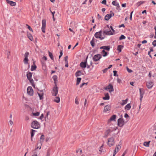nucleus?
<instances>
[{"label":"nucleus","mask_w":156,"mask_h":156,"mask_svg":"<svg viewBox=\"0 0 156 156\" xmlns=\"http://www.w3.org/2000/svg\"><path fill=\"white\" fill-rule=\"evenodd\" d=\"M50 112H49V111L47 112L46 115L45 117V119H46V118H47V119H48V115L50 114Z\"/></svg>","instance_id":"nucleus-51"},{"label":"nucleus","mask_w":156,"mask_h":156,"mask_svg":"<svg viewBox=\"0 0 156 156\" xmlns=\"http://www.w3.org/2000/svg\"><path fill=\"white\" fill-rule=\"evenodd\" d=\"M150 141H149L148 142H144V143L143 145L146 147H148L149 146L150 143Z\"/></svg>","instance_id":"nucleus-30"},{"label":"nucleus","mask_w":156,"mask_h":156,"mask_svg":"<svg viewBox=\"0 0 156 156\" xmlns=\"http://www.w3.org/2000/svg\"><path fill=\"white\" fill-rule=\"evenodd\" d=\"M102 31L100 30L99 32H96L94 34L95 37L97 38H99L101 40H102L104 38V37H101Z\"/></svg>","instance_id":"nucleus-3"},{"label":"nucleus","mask_w":156,"mask_h":156,"mask_svg":"<svg viewBox=\"0 0 156 156\" xmlns=\"http://www.w3.org/2000/svg\"><path fill=\"white\" fill-rule=\"evenodd\" d=\"M63 53H62V51H60V55L59 56V59L61 57Z\"/></svg>","instance_id":"nucleus-55"},{"label":"nucleus","mask_w":156,"mask_h":156,"mask_svg":"<svg viewBox=\"0 0 156 156\" xmlns=\"http://www.w3.org/2000/svg\"><path fill=\"white\" fill-rule=\"evenodd\" d=\"M81 78L78 77L77 78V80H76V85H78L79 84L80 82L81 81Z\"/></svg>","instance_id":"nucleus-42"},{"label":"nucleus","mask_w":156,"mask_h":156,"mask_svg":"<svg viewBox=\"0 0 156 156\" xmlns=\"http://www.w3.org/2000/svg\"><path fill=\"white\" fill-rule=\"evenodd\" d=\"M60 101V98L59 97H56L54 100V101L58 103Z\"/></svg>","instance_id":"nucleus-34"},{"label":"nucleus","mask_w":156,"mask_h":156,"mask_svg":"<svg viewBox=\"0 0 156 156\" xmlns=\"http://www.w3.org/2000/svg\"><path fill=\"white\" fill-rule=\"evenodd\" d=\"M42 59H44L45 61L47 60V57L45 56H43V57L42 58Z\"/></svg>","instance_id":"nucleus-64"},{"label":"nucleus","mask_w":156,"mask_h":156,"mask_svg":"<svg viewBox=\"0 0 156 156\" xmlns=\"http://www.w3.org/2000/svg\"><path fill=\"white\" fill-rule=\"evenodd\" d=\"M124 121L123 119L119 118L118 120V125L120 127H122L124 125Z\"/></svg>","instance_id":"nucleus-8"},{"label":"nucleus","mask_w":156,"mask_h":156,"mask_svg":"<svg viewBox=\"0 0 156 156\" xmlns=\"http://www.w3.org/2000/svg\"><path fill=\"white\" fill-rule=\"evenodd\" d=\"M110 28L111 29V30H112V32L113 33H114L115 32V30H114V29H113V27L112 26H110Z\"/></svg>","instance_id":"nucleus-61"},{"label":"nucleus","mask_w":156,"mask_h":156,"mask_svg":"<svg viewBox=\"0 0 156 156\" xmlns=\"http://www.w3.org/2000/svg\"><path fill=\"white\" fill-rule=\"evenodd\" d=\"M75 103L77 105H78L79 104V101H78V99L77 98V97L75 98Z\"/></svg>","instance_id":"nucleus-52"},{"label":"nucleus","mask_w":156,"mask_h":156,"mask_svg":"<svg viewBox=\"0 0 156 156\" xmlns=\"http://www.w3.org/2000/svg\"><path fill=\"white\" fill-rule=\"evenodd\" d=\"M113 75L114 76H118V75L117 74V71L116 70H114L113 71Z\"/></svg>","instance_id":"nucleus-47"},{"label":"nucleus","mask_w":156,"mask_h":156,"mask_svg":"<svg viewBox=\"0 0 156 156\" xmlns=\"http://www.w3.org/2000/svg\"><path fill=\"white\" fill-rule=\"evenodd\" d=\"M37 94L39 97L40 100H42L43 99L44 92L43 90L40 91V93L37 92Z\"/></svg>","instance_id":"nucleus-16"},{"label":"nucleus","mask_w":156,"mask_h":156,"mask_svg":"<svg viewBox=\"0 0 156 156\" xmlns=\"http://www.w3.org/2000/svg\"><path fill=\"white\" fill-rule=\"evenodd\" d=\"M133 11L130 13V17H129V19L130 20H132V13H133Z\"/></svg>","instance_id":"nucleus-56"},{"label":"nucleus","mask_w":156,"mask_h":156,"mask_svg":"<svg viewBox=\"0 0 156 156\" xmlns=\"http://www.w3.org/2000/svg\"><path fill=\"white\" fill-rule=\"evenodd\" d=\"M115 144V139L113 137H111L108 139V144L109 147L113 146Z\"/></svg>","instance_id":"nucleus-2"},{"label":"nucleus","mask_w":156,"mask_h":156,"mask_svg":"<svg viewBox=\"0 0 156 156\" xmlns=\"http://www.w3.org/2000/svg\"><path fill=\"white\" fill-rule=\"evenodd\" d=\"M36 132V131L35 130H34L33 129H32L31 130V137H33L34 136V132Z\"/></svg>","instance_id":"nucleus-38"},{"label":"nucleus","mask_w":156,"mask_h":156,"mask_svg":"<svg viewBox=\"0 0 156 156\" xmlns=\"http://www.w3.org/2000/svg\"><path fill=\"white\" fill-rule=\"evenodd\" d=\"M114 16V13L112 12L111 13L107 14L105 17V20L106 21L108 20L112 17Z\"/></svg>","instance_id":"nucleus-11"},{"label":"nucleus","mask_w":156,"mask_h":156,"mask_svg":"<svg viewBox=\"0 0 156 156\" xmlns=\"http://www.w3.org/2000/svg\"><path fill=\"white\" fill-rule=\"evenodd\" d=\"M26 26L27 27L28 29L30 31H32V32H33V31L31 27L28 25V24H26Z\"/></svg>","instance_id":"nucleus-44"},{"label":"nucleus","mask_w":156,"mask_h":156,"mask_svg":"<svg viewBox=\"0 0 156 156\" xmlns=\"http://www.w3.org/2000/svg\"><path fill=\"white\" fill-rule=\"evenodd\" d=\"M52 78L54 80V83L56 85V82L57 81V76L56 75H54L52 77Z\"/></svg>","instance_id":"nucleus-28"},{"label":"nucleus","mask_w":156,"mask_h":156,"mask_svg":"<svg viewBox=\"0 0 156 156\" xmlns=\"http://www.w3.org/2000/svg\"><path fill=\"white\" fill-rule=\"evenodd\" d=\"M128 101V99L127 98L125 100H122V102L121 103V105H124L125 104H126L127 103Z\"/></svg>","instance_id":"nucleus-37"},{"label":"nucleus","mask_w":156,"mask_h":156,"mask_svg":"<svg viewBox=\"0 0 156 156\" xmlns=\"http://www.w3.org/2000/svg\"><path fill=\"white\" fill-rule=\"evenodd\" d=\"M110 106L109 105H107L105 106L104 109V112H106L108 111H109L110 110Z\"/></svg>","instance_id":"nucleus-19"},{"label":"nucleus","mask_w":156,"mask_h":156,"mask_svg":"<svg viewBox=\"0 0 156 156\" xmlns=\"http://www.w3.org/2000/svg\"><path fill=\"white\" fill-rule=\"evenodd\" d=\"M40 113L38 112H36V113H33V115H34L35 116H38L39 115Z\"/></svg>","instance_id":"nucleus-49"},{"label":"nucleus","mask_w":156,"mask_h":156,"mask_svg":"<svg viewBox=\"0 0 156 156\" xmlns=\"http://www.w3.org/2000/svg\"><path fill=\"white\" fill-rule=\"evenodd\" d=\"M87 83H83L80 85V87L81 88L85 84H86V85H87Z\"/></svg>","instance_id":"nucleus-53"},{"label":"nucleus","mask_w":156,"mask_h":156,"mask_svg":"<svg viewBox=\"0 0 156 156\" xmlns=\"http://www.w3.org/2000/svg\"><path fill=\"white\" fill-rule=\"evenodd\" d=\"M105 89L107 90H108L110 92H111L114 91L113 87L112 84H109L106 87H105Z\"/></svg>","instance_id":"nucleus-4"},{"label":"nucleus","mask_w":156,"mask_h":156,"mask_svg":"<svg viewBox=\"0 0 156 156\" xmlns=\"http://www.w3.org/2000/svg\"><path fill=\"white\" fill-rule=\"evenodd\" d=\"M32 75V73L31 72H27V76L28 80L30 79L31 78Z\"/></svg>","instance_id":"nucleus-24"},{"label":"nucleus","mask_w":156,"mask_h":156,"mask_svg":"<svg viewBox=\"0 0 156 156\" xmlns=\"http://www.w3.org/2000/svg\"><path fill=\"white\" fill-rule=\"evenodd\" d=\"M6 2L11 6H14L16 5V3L12 1L6 0Z\"/></svg>","instance_id":"nucleus-18"},{"label":"nucleus","mask_w":156,"mask_h":156,"mask_svg":"<svg viewBox=\"0 0 156 156\" xmlns=\"http://www.w3.org/2000/svg\"><path fill=\"white\" fill-rule=\"evenodd\" d=\"M87 58L84 62H81L80 64V66L83 68H85L87 67Z\"/></svg>","instance_id":"nucleus-13"},{"label":"nucleus","mask_w":156,"mask_h":156,"mask_svg":"<svg viewBox=\"0 0 156 156\" xmlns=\"http://www.w3.org/2000/svg\"><path fill=\"white\" fill-rule=\"evenodd\" d=\"M58 93V87L55 85L52 91V95L54 96H56Z\"/></svg>","instance_id":"nucleus-7"},{"label":"nucleus","mask_w":156,"mask_h":156,"mask_svg":"<svg viewBox=\"0 0 156 156\" xmlns=\"http://www.w3.org/2000/svg\"><path fill=\"white\" fill-rule=\"evenodd\" d=\"M101 3L103 4L106 5V0H103L101 2Z\"/></svg>","instance_id":"nucleus-58"},{"label":"nucleus","mask_w":156,"mask_h":156,"mask_svg":"<svg viewBox=\"0 0 156 156\" xmlns=\"http://www.w3.org/2000/svg\"><path fill=\"white\" fill-rule=\"evenodd\" d=\"M27 36L29 39L31 41L34 40L33 36L30 33H27Z\"/></svg>","instance_id":"nucleus-25"},{"label":"nucleus","mask_w":156,"mask_h":156,"mask_svg":"<svg viewBox=\"0 0 156 156\" xmlns=\"http://www.w3.org/2000/svg\"><path fill=\"white\" fill-rule=\"evenodd\" d=\"M111 131H112L111 130L109 129H107V130H106L105 133V135L104 136V137H105V138L107 137L108 134L110 132H111Z\"/></svg>","instance_id":"nucleus-21"},{"label":"nucleus","mask_w":156,"mask_h":156,"mask_svg":"<svg viewBox=\"0 0 156 156\" xmlns=\"http://www.w3.org/2000/svg\"><path fill=\"white\" fill-rule=\"evenodd\" d=\"M44 135H42L41 137H40V147L39 148V149H41V146L42 145V143L44 141Z\"/></svg>","instance_id":"nucleus-15"},{"label":"nucleus","mask_w":156,"mask_h":156,"mask_svg":"<svg viewBox=\"0 0 156 156\" xmlns=\"http://www.w3.org/2000/svg\"><path fill=\"white\" fill-rule=\"evenodd\" d=\"M43 118H44V115H43V114H42L41 115V116L40 117L39 119H41H41H43Z\"/></svg>","instance_id":"nucleus-62"},{"label":"nucleus","mask_w":156,"mask_h":156,"mask_svg":"<svg viewBox=\"0 0 156 156\" xmlns=\"http://www.w3.org/2000/svg\"><path fill=\"white\" fill-rule=\"evenodd\" d=\"M27 93L30 96H32L34 94V91L31 87H28L27 90Z\"/></svg>","instance_id":"nucleus-5"},{"label":"nucleus","mask_w":156,"mask_h":156,"mask_svg":"<svg viewBox=\"0 0 156 156\" xmlns=\"http://www.w3.org/2000/svg\"><path fill=\"white\" fill-rule=\"evenodd\" d=\"M98 40L95 39L94 37L93 38L92 40L90 41V44L93 47L95 46V42H97Z\"/></svg>","instance_id":"nucleus-20"},{"label":"nucleus","mask_w":156,"mask_h":156,"mask_svg":"<svg viewBox=\"0 0 156 156\" xmlns=\"http://www.w3.org/2000/svg\"><path fill=\"white\" fill-rule=\"evenodd\" d=\"M37 68V66L35 65L34 66H32L31 69V70L33 71L36 69Z\"/></svg>","instance_id":"nucleus-43"},{"label":"nucleus","mask_w":156,"mask_h":156,"mask_svg":"<svg viewBox=\"0 0 156 156\" xmlns=\"http://www.w3.org/2000/svg\"><path fill=\"white\" fill-rule=\"evenodd\" d=\"M104 53V54L103 55V56L104 57L106 56L107 55H108V53L106 52L105 50H103L101 52V53Z\"/></svg>","instance_id":"nucleus-36"},{"label":"nucleus","mask_w":156,"mask_h":156,"mask_svg":"<svg viewBox=\"0 0 156 156\" xmlns=\"http://www.w3.org/2000/svg\"><path fill=\"white\" fill-rule=\"evenodd\" d=\"M112 4L114 6H116L117 7H119V6L118 3H117L115 1H114L112 2Z\"/></svg>","instance_id":"nucleus-33"},{"label":"nucleus","mask_w":156,"mask_h":156,"mask_svg":"<svg viewBox=\"0 0 156 156\" xmlns=\"http://www.w3.org/2000/svg\"><path fill=\"white\" fill-rule=\"evenodd\" d=\"M153 83L151 81H149L146 83L147 87L149 89L151 88L153 86Z\"/></svg>","instance_id":"nucleus-14"},{"label":"nucleus","mask_w":156,"mask_h":156,"mask_svg":"<svg viewBox=\"0 0 156 156\" xmlns=\"http://www.w3.org/2000/svg\"><path fill=\"white\" fill-rule=\"evenodd\" d=\"M40 144H39L38 143H37V146H36V147L35 149L34 150H33V152L34 151H35L38 148L39 149V148L40 147Z\"/></svg>","instance_id":"nucleus-41"},{"label":"nucleus","mask_w":156,"mask_h":156,"mask_svg":"<svg viewBox=\"0 0 156 156\" xmlns=\"http://www.w3.org/2000/svg\"><path fill=\"white\" fill-rule=\"evenodd\" d=\"M145 2V1H141L139 2L136 3V5L138 6H140L141 5L143 4Z\"/></svg>","instance_id":"nucleus-31"},{"label":"nucleus","mask_w":156,"mask_h":156,"mask_svg":"<svg viewBox=\"0 0 156 156\" xmlns=\"http://www.w3.org/2000/svg\"><path fill=\"white\" fill-rule=\"evenodd\" d=\"M29 54V52H26L25 53V55H24L25 58H28Z\"/></svg>","instance_id":"nucleus-46"},{"label":"nucleus","mask_w":156,"mask_h":156,"mask_svg":"<svg viewBox=\"0 0 156 156\" xmlns=\"http://www.w3.org/2000/svg\"><path fill=\"white\" fill-rule=\"evenodd\" d=\"M152 45L155 47L156 46V40H154L152 42Z\"/></svg>","instance_id":"nucleus-54"},{"label":"nucleus","mask_w":156,"mask_h":156,"mask_svg":"<svg viewBox=\"0 0 156 156\" xmlns=\"http://www.w3.org/2000/svg\"><path fill=\"white\" fill-rule=\"evenodd\" d=\"M126 70L129 73H131L133 71L132 70L129 69L128 67H126Z\"/></svg>","instance_id":"nucleus-48"},{"label":"nucleus","mask_w":156,"mask_h":156,"mask_svg":"<svg viewBox=\"0 0 156 156\" xmlns=\"http://www.w3.org/2000/svg\"><path fill=\"white\" fill-rule=\"evenodd\" d=\"M50 151L49 150H48L47 152L46 156H50Z\"/></svg>","instance_id":"nucleus-57"},{"label":"nucleus","mask_w":156,"mask_h":156,"mask_svg":"<svg viewBox=\"0 0 156 156\" xmlns=\"http://www.w3.org/2000/svg\"><path fill=\"white\" fill-rule=\"evenodd\" d=\"M103 34L108 35H113L114 34L110 30H105L103 31Z\"/></svg>","instance_id":"nucleus-12"},{"label":"nucleus","mask_w":156,"mask_h":156,"mask_svg":"<svg viewBox=\"0 0 156 156\" xmlns=\"http://www.w3.org/2000/svg\"><path fill=\"white\" fill-rule=\"evenodd\" d=\"M110 97L108 93L105 94V97L103 98L104 100H108L109 99Z\"/></svg>","instance_id":"nucleus-22"},{"label":"nucleus","mask_w":156,"mask_h":156,"mask_svg":"<svg viewBox=\"0 0 156 156\" xmlns=\"http://www.w3.org/2000/svg\"><path fill=\"white\" fill-rule=\"evenodd\" d=\"M42 27H41L42 31L44 33L45 32V29L46 24V22L45 20H43L42 22Z\"/></svg>","instance_id":"nucleus-9"},{"label":"nucleus","mask_w":156,"mask_h":156,"mask_svg":"<svg viewBox=\"0 0 156 156\" xmlns=\"http://www.w3.org/2000/svg\"><path fill=\"white\" fill-rule=\"evenodd\" d=\"M68 57L67 56H65L64 58V60L65 62H68Z\"/></svg>","instance_id":"nucleus-50"},{"label":"nucleus","mask_w":156,"mask_h":156,"mask_svg":"<svg viewBox=\"0 0 156 156\" xmlns=\"http://www.w3.org/2000/svg\"><path fill=\"white\" fill-rule=\"evenodd\" d=\"M110 49V47L109 46H104V50H106L108 51H109Z\"/></svg>","instance_id":"nucleus-35"},{"label":"nucleus","mask_w":156,"mask_h":156,"mask_svg":"<svg viewBox=\"0 0 156 156\" xmlns=\"http://www.w3.org/2000/svg\"><path fill=\"white\" fill-rule=\"evenodd\" d=\"M28 80H29L30 83L32 84V85L33 87H34L35 85L34 84V81L33 80V79L32 78H30V79H29Z\"/></svg>","instance_id":"nucleus-39"},{"label":"nucleus","mask_w":156,"mask_h":156,"mask_svg":"<svg viewBox=\"0 0 156 156\" xmlns=\"http://www.w3.org/2000/svg\"><path fill=\"white\" fill-rule=\"evenodd\" d=\"M116 116V115H113L110 117L108 121V123L110 122L111 121H115Z\"/></svg>","instance_id":"nucleus-17"},{"label":"nucleus","mask_w":156,"mask_h":156,"mask_svg":"<svg viewBox=\"0 0 156 156\" xmlns=\"http://www.w3.org/2000/svg\"><path fill=\"white\" fill-rule=\"evenodd\" d=\"M39 124L36 120H34L31 123V127L35 129H37L39 128Z\"/></svg>","instance_id":"nucleus-1"},{"label":"nucleus","mask_w":156,"mask_h":156,"mask_svg":"<svg viewBox=\"0 0 156 156\" xmlns=\"http://www.w3.org/2000/svg\"><path fill=\"white\" fill-rule=\"evenodd\" d=\"M23 62L25 64H28V59L27 58H24L23 60Z\"/></svg>","instance_id":"nucleus-40"},{"label":"nucleus","mask_w":156,"mask_h":156,"mask_svg":"<svg viewBox=\"0 0 156 156\" xmlns=\"http://www.w3.org/2000/svg\"><path fill=\"white\" fill-rule=\"evenodd\" d=\"M131 108L130 103L127 104L125 107V109L127 110H129Z\"/></svg>","instance_id":"nucleus-27"},{"label":"nucleus","mask_w":156,"mask_h":156,"mask_svg":"<svg viewBox=\"0 0 156 156\" xmlns=\"http://www.w3.org/2000/svg\"><path fill=\"white\" fill-rule=\"evenodd\" d=\"M124 117L126 118H129V115H128V114L127 113H125V115H124Z\"/></svg>","instance_id":"nucleus-59"},{"label":"nucleus","mask_w":156,"mask_h":156,"mask_svg":"<svg viewBox=\"0 0 156 156\" xmlns=\"http://www.w3.org/2000/svg\"><path fill=\"white\" fill-rule=\"evenodd\" d=\"M82 74L80 70H78L75 73V76L76 77L80 76Z\"/></svg>","instance_id":"nucleus-26"},{"label":"nucleus","mask_w":156,"mask_h":156,"mask_svg":"<svg viewBox=\"0 0 156 156\" xmlns=\"http://www.w3.org/2000/svg\"><path fill=\"white\" fill-rule=\"evenodd\" d=\"M139 91L140 93V102H141L143 97V95L144 93V91L143 89L141 88L139 89Z\"/></svg>","instance_id":"nucleus-10"},{"label":"nucleus","mask_w":156,"mask_h":156,"mask_svg":"<svg viewBox=\"0 0 156 156\" xmlns=\"http://www.w3.org/2000/svg\"><path fill=\"white\" fill-rule=\"evenodd\" d=\"M48 55L50 57V58L51 59V60H54V58H53V54L52 53L49 51H48Z\"/></svg>","instance_id":"nucleus-32"},{"label":"nucleus","mask_w":156,"mask_h":156,"mask_svg":"<svg viewBox=\"0 0 156 156\" xmlns=\"http://www.w3.org/2000/svg\"><path fill=\"white\" fill-rule=\"evenodd\" d=\"M119 148L118 147V146H117L115 147V149L114 150L113 156H115L117 153L119 151Z\"/></svg>","instance_id":"nucleus-23"},{"label":"nucleus","mask_w":156,"mask_h":156,"mask_svg":"<svg viewBox=\"0 0 156 156\" xmlns=\"http://www.w3.org/2000/svg\"><path fill=\"white\" fill-rule=\"evenodd\" d=\"M34 154L32 155V156H37V153L36 152H33Z\"/></svg>","instance_id":"nucleus-60"},{"label":"nucleus","mask_w":156,"mask_h":156,"mask_svg":"<svg viewBox=\"0 0 156 156\" xmlns=\"http://www.w3.org/2000/svg\"><path fill=\"white\" fill-rule=\"evenodd\" d=\"M123 47L122 45H119L117 48V50H118L119 52H121L122 51V48Z\"/></svg>","instance_id":"nucleus-29"},{"label":"nucleus","mask_w":156,"mask_h":156,"mask_svg":"<svg viewBox=\"0 0 156 156\" xmlns=\"http://www.w3.org/2000/svg\"><path fill=\"white\" fill-rule=\"evenodd\" d=\"M126 38V37L123 35H122L119 38V40L124 39Z\"/></svg>","instance_id":"nucleus-45"},{"label":"nucleus","mask_w":156,"mask_h":156,"mask_svg":"<svg viewBox=\"0 0 156 156\" xmlns=\"http://www.w3.org/2000/svg\"><path fill=\"white\" fill-rule=\"evenodd\" d=\"M98 19H101L102 17L100 16L98 14Z\"/></svg>","instance_id":"nucleus-63"},{"label":"nucleus","mask_w":156,"mask_h":156,"mask_svg":"<svg viewBox=\"0 0 156 156\" xmlns=\"http://www.w3.org/2000/svg\"><path fill=\"white\" fill-rule=\"evenodd\" d=\"M101 57L102 56L101 54L95 55L93 57V59L94 61L96 62L99 60Z\"/></svg>","instance_id":"nucleus-6"}]
</instances>
